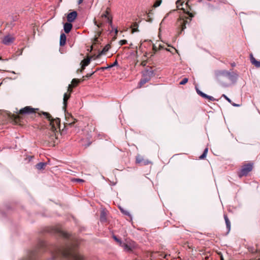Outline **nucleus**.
I'll return each instance as SVG.
<instances>
[{"label":"nucleus","instance_id":"f257e3e1","mask_svg":"<svg viewBox=\"0 0 260 260\" xmlns=\"http://www.w3.org/2000/svg\"><path fill=\"white\" fill-rule=\"evenodd\" d=\"M59 253L66 257H71L72 260H82L83 256L78 252L74 251L71 248L60 249Z\"/></svg>","mask_w":260,"mask_h":260},{"label":"nucleus","instance_id":"f03ea898","mask_svg":"<svg viewBox=\"0 0 260 260\" xmlns=\"http://www.w3.org/2000/svg\"><path fill=\"white\" fill-rule=\"evenodd\" d=\"M104 22L109 23L111 25H112V19L110 14L109 8H107L105 13L101 15L100 20L99 21H96L95 19L94 20V24L99 28L102 26Z\"/></svg>","mask_w":260,"mask_h":260},{"label":"nucleus","instance_id":"7ed1b4c3","mask_svg":"<svg viewBox=\"0 0 260 260\" xmlns=\"http://www.w3.org/2000/svg\"><path fill=\"white\" fill-rule=\"evenodd\" d=\"M184 2H182L181 0L177 1L176 2L177 7L178 9H181L183 10L184 12L187 14L189 16L192 18L193 16V15L189 12V11L187 9V7L189 8V10L191 9L189 8L188 2H186L184 5L183 4Z\"/></svg>","mask_w":260,"mask_h":260},{"label":"nucleus","instance_id":"20e7f679","mask_svg":"<svg viewBox=\"0 0 260 260\" xmlns=\"http://www.w3.org/2000/svg\"><path fill=\"white\" fill-rule=\"evenodd\" d=\"M43 114L50 121V125L53 128H55L59 124L60 119L59 118L53 119L51 115L47 112H43Z\"/></svg>","mask_w":260,"mask_h":260},{"label":"nucleus","instance_id":"39448f33","mask_svg":"<svg viewBox=\"0 0 260 260\" xmlns=\"http://www.w3.org/2000/svg\"><path fill=\"white\" fill-rule=\"evenodd\" d=\"M253 166L252 164H247L244 165L240 172H239V176L241 177L243 176H246L252 170Z\"/></svg>","mask_w":260,"mask_h":260},{"label":"nucleus","instance_id":"423d86ee","mask_svg":"<svg viewBox=\"0 0 260 260\" xmlns=\"http://www.w3.org/2000/svg\"><path fill=\"white\" fill-rule=\"evenodd\" d=\"M187 21L184 18H180L177 21V26L181 28L180 34L186 28V24Z\"/></svg>","mask_w":260,"mask_h":260},{"label":"nucleus","instance_id":"0eeeda50","mask_svg":"<svg viewBox=\"0 0 260 260\" xmlns=\"http://www.w3.org/2000/svg\"><path fill=\"white\" fill-rule=\"evenodd\" d=\"M110 48V45L109 44L106 45L103 49V50L98 55H94L93 56H91V58H93V59L99 58L101 55L105 54L107 52L109 51Z\"/></svg>","mask_w":260,"mask_h":260},{"label":"nucleus","instance_id":"6e6552de","mask_svg":"<svg viewBox=\"0 0 260 260\" xmlns=\"http://www.w3.org/2000/svg\"><path fill=\"white\" fill-rule=\"evenodd\" d=\"M120 246L123 247L124 250L126 251H130L132 250L133 248L135 247V244L134 242L132 243H123L122 245H120Z\"/></svg>","mask_w":260,"mask_h":260},{"label":"nucleus","instance_id":"1a4fd4ad","mask_svg":"<svg viewBox=\"0 0 260 260\" xmlns=\"http://www.w3.org/2000/svg\"><path fill=\"white\" fill-rule=\"evenodd\" d=\"M35 112V109L29 106L25 107L24 108L21 109L19 111V113L21 114H30Z\"/></svg>","mask_w":260,"mask_h":260},{"label":"nucleus","instance_id":"9d476101","mask_svg":"<svg viewBox=\"0 0 260 260\" xmlns=\"http://www.w3.org/2000/svg\"><path fill=\"white\" fill-rule=\"evenodd\" d=\"M77 16V13L76 11H73L69 14H68L67 16V20L69 22H73Z\"/></svg>","mask_w":260,"mask_h":260},{"label":"nucleus","instance_id":"9b49d317","mask_svg":"<svg viewBox=\"0 0 260 260\" xmlns=\"http://www.w3.org/2000/svg\"><path fill=\"white\" fill-rule=\"evenodd\" d=\"M66 118L67 119V124L72 125L75 122V119L69 113L66 114Z\"/></svg>","mask_w":260,"mask_h":260},{"label":"nucleus","instance_id":"f8f14e48","mask_svg":"<svg viewBox=\"0 0 260 260\" xmlns=\"http://www.w3.org/2000/svg\"><path fill=\"white\" fill-rule=\"evenodd\" d=\"M14 38L11 36H7L4 37L3 42L6 45H9L14 41Z\"/></svg>","mask_w":260,"mask_h":260},{"label":"nucleus","instance_id":"ddd939ff","mask_svg":"<svg viewBox=\"0 0 260 260\" xmlns=\"http://www.w3.org/2000/svg\"><path fill=\"white\" fill-rule=\"evenodd\" d=\"M92 58L91 57L90 58H87L86 59H83L81 62V69L80 72H82L83 70H84V68L86 66H88L90 61V59Z\"/></svg>","mask_w":260,"mask_h":260},{"label":"nucleus","instance_id":"4468645a","mask_svg":"<svg viewBox=\"0 0 260 260\" xmlns=\"http://www.w3.org/2000/svg\"><path fill=\"white\" fill-rule=\"evenodd\" d=\"M70 23H66L63 25V29L66 33H69L71 30L73 25Z\"/></svg>","mask_w":260,"mask_h":260},{"label":"nucleus","instance_id":"2eb2a0df","mask_svg":"<svg viewBox=\"0 0 260 260\" xmlns=\"http://www.w3.org/2000/svg\"><path fill=\"white\" fill-rule=\"evenodd\" d=\"M101 31H99L98 32V35L97 36H95V38L93 40V44L91 46V49H92L93 47V46L96 44H98L100 42V41L102 40L99 37L101 35Z\"/></svg>","mask_w":260,"mask_h":260},{"label":"nucleus","instance_id":"dca6fc26","mask_svg":"<svg viewBox=\"0 0 260 260\" xmlns=\"http://www.w3.org/2000/svg\"><path fill=\"white\" fill-rule=\"evenodd\" d=\"M66 36L64 34H61L60 36V45L63 46L66 44Z\"/></svg>","mask_w":260,"mask_h":260},{"label":"nucleus","instance_id":"f3484780","mask_svg":"<svg viewBox=\"0 0 260 260\" xmlns=\"http://www.w3.org/2000/svg\"><path fill=\"white\" fill-rule=\"evenodd\" d=\"M70 94L68 93H65L63 95V105L64 108H66L67 105V101L70 97Z\"/></svg>","mask_w":260,"mask_h":260},{"label":"nucleus","instance_id":"a211bd4d","mask_svg":"<svg viewBox=\"0 0 260 260\" xmlns=\"http://www.w3.org/2000/svg\"><path fill=\"white\" fill-rule=\"evenodd\" d=\"M46 164L45 162H40L36 165V168L38 170H42L44 168V167L46 166Z\"/></svg>","mask_w":260,"mask_h":260},{"label":"nucleus","instance_id":"6ab92c4d","mask_svg":"<svg viewBox=\"0 0 260 260\" xmlns=\"http://www.w3.org/2000/svg\"><path fill=\"white\" fill-rule=\"evenodd\" d=\"M224 220H225V221L226 223V227L229 230L230 229V227H231L230 221L229 219H228V216L226 215H224Z\"/></svg>","mask_w":260,"mask_h":260},{"label":"nucleus","instance_id":"aec40b11","mask_svg":"<svg viewBox=\"0 0 260 260\" xmlns=\"http://www.w3.org/2000/svg\"><path fill=\"white\" fill-rule=\"evenodd\" d=\"M136 161L137 163L140 164L143 163L144 165H146L147 164L145 161H144L143 158L140 156H138L136 158Z\"/></svg>","mask_w":260,"mask_h":260},{"label":"nucleus","instance_id":"412c9836","mask_svg":"<svg viewBox=\"0 0 260 260\" xmlns=\"http://www.w3.org/2000/svg\"><path fill=\"white\" fill-rule=\"evenodd\" d=\"M208 149L207 148H206L204 150L203 153L200 156V159H202L205 158L206 157L207 153L208 152Z\"/></svg>","mask_w":260,"mask_h":260},{"label":"nucleus","instance_id":"4be33fe9","mask_svg":"<svg viewBox=\"0 0 260 260\" xmlns=\"http://www.w3.org/2000/svg\"><path fill=\"white\" fill-rule=\"evenodd\" d=\"M79 83V80L78 79H73L72 81V87H73L76 86Z\"/></svg>","mask_w":260,"mask_h":260},{"label":"nucleus","instance_id":"5701e85b","mask_svg":"<svg viewBox=\"0 0 260 260\" xmlns=\"http://www.w3.org/2000/svg\"><path fill=\"white\" fill-rule=\"evenodd\" d=\"M101 220L102 221H105L106 220V215L105 212L103 211L101 215Z\"/></svg>","mask_w":260,"mask_h":260},{"label":"nucleus","instance_id":"b1692460","mask_svg":"<svg viewBox=\"0 0 260 260\" xmlns=\"http://www.w3.org/2000/svg\"><path fill=\"white\" fill-rule=\"evenodd\" d=\"M197 91L199 94H200L201 96H202L203 98L208 97V95L206 94L205 93L202 92V91H200L199 89L197 90Z\"/></svg>","mask_w":260,"mask_h":260},{"label":"nucleus","instance_id":"393cba45","mask_svg":"<svg viewBox=\"0 0 260 260\" xmlns=\"http://www.w3.org/2000/svg\"><path fill=\"white\" fill-rule=\"evenodd\" d=\"M161 2H162L161 0H157L156 2L154 4V7H157L159 6L161 3Z\"/></svg>","mask_w":260,"mask_h":260},{"label":"nucleus","instance_id":"a878e982","mask_svg":"<svg viewBox=\"0 0 260 260\" xmlns=\"http://www.w3.org/2000/svg\"><path fill=\"white\" fill-rule=\"evenodd\" d=\"M188 81V79L187 78H184L183 79V80L180 82V84L181 85H184L185 84H186Z\"/></svg>","mask_w":260,"mask_h":260},{"label":"nucleus","instance_id":"bb28decb","mask_svg":"<svg viewBox=\"0 0 260 260\" xmlns=\"http://www.w3.org/2000/svg\"><path fill=\"white\" fill-rule=\"evenodd\" d=\"M113 238L118 243H119L120 245H122V242L119 239H118L115 236H113Z\"/></svg>","mask_w":260,"mask_h":260},{"label":"nucleus","instance_id":"cd10ccee","mask_svg":"<svg viewBox=\"0 0 260 260\" xmlns=\"http://www.w3.org/2000/svg\"><path fill=\"white\" fill-rule=\"evenodd\" d=\"M72 84H70L69 85V87H68V93H70L71 94V92H72Z\"/></svg>","mask_w":260,"mask_h":260},{"label":"nucleus","instance_id":"c85d7f7f","mask_svg":"<svg viewBox=\"0 0 260 260\" xmlns=\"http://www.w3.org/2000/svg\"><path fill=\"white\" fill-rule=\"evenodd\" d=\"M256 60L255 59V58L253 56V55L252 54H251L250 55V61H251V62L252 63V64H253Z\"/></svg>","mask_w":260,"mask_h":260},{"label":"nucleus","instance_id":"c756f323","mask_svg":"<svg viewBox=\"0 0 260 260\" xmlns=\"http://www.w3.org/2000/svg\"><path fill=\"white\" fill-rule=\"evenodd\" d=\"M127 43V41L125 40H122L119 41V44L120 45H123L126 44Z\"/></svg>","mask_w":260,"mask_h":260},{"label":"nucleus","instance_id":"7c9ffc66","mask_svg":"<svg viewBox=\"0 0 260 260\" xmlns=\"http://www.w3.org/2000/svg\"><path fill=\"white\" fill-rule=\"evenodd\" d=\"M253 64H254L256 67H260V61L256 60Z\"/></svg>","mask_w":260,"mask_h":260},{"label":"nucleus","instance_id":"2f4dec72","mask_svg":"<svg viewBox=\"0 0 260 260\" xmlns=\"http://www.w3.org/2000/svg\"><path fill=\"white\" fill-rule=\"evenodd\" d=\"M147 81H148V80H144V79L141 80V81L140 82V84L141 86L144 84L146 82H147Z\"/></svg>","mask_w":260,"mask_h":260},{"label":"nucleus","instance_id":"473e14b6","mask_svg":"<svg viewBox=\"0 0 260 260\" xmlns=\"http://www.w3.org/2000/svg\"><path fill=\"white\" fill-rule=\"evenodd\" d=\"M222 96L229 103H231V100L225 94H222Z\"/></svg>","mask_w":260,"mask_h":260},{"label":"nucleus","instance_id":"72a5a7b5","mask_svg":"<svg viewBox=\"0 0 260 260\" xmlns=\"http://www.w3.org/2000/svg\"><path fill=\"white\" fill-rule=\"evenodd\" d=\"M205 98L208 99L210 101H214V99L213 96L208 95V97H205Z\"/></svg>","mask_w":260,"mask_h":260},{"label":"nucleus","instance_id":"f704fd0d","mask_svg":"<svg viewBox=\"0 0 260 260\" xmlns=\"http://www.w3.org/2000/svg\"><path fill=\"white\" fill-rule=\"evenodd\" d=\"M153 50L155 52L157 50V47L155 45H153Z\"/></svg>","mask_w":260,"mask_h":260},{"label":"nucleus","instance_id":"c9c22d12","mask_svg":"<svg viewBox=\"0 0 260 260\" xmlns=\"http://www.w3.org/2000/svg\"><path fill=\"white\" fill-rule=\"evenodd\" d=\"M146 61H143V62H142L141 64L143 66H145L146 65Z\"/></svg>","mask_w":260,"mask_h":260},{"label":"nucleus","instance_id":"e433bc0d","mask_svg":"<svg viewBox=\"0 0 260 260\" xmlns=\"http://www.w3.org/2000/svg\"><path fill=\"white\" fill-rule=\"evenodd\" d=\"M76 181H78V182H83V180L80 179H76Z\"/></svg>","mask_w":260,"mask_h":260},{"label":"nucleus","instance_id":"4c0bfd02","mask_svg":"<svg viewBox=\"0 0 260 260\" xmlns=\"http://www.w3.org/2000/svg\"><path fill=\"white\" fill-rule=\"evenodd\" d=\"M233 105L235 107H239L240 105L236 104H233Z\"/></svg>","mask_w":260,"mask_h":260},{"label":"nucleus","instance_id":"58836bf2","mask_svg":"<svg viewBox=\"0 0 260 260\" xmlns=\"http://www.w3.org/2000/svg\"><path fill=\"white\" fill-rule=\"evenodd\" d=\"M83 2V0H78V4H80L82 3Z\"/></svg>","mask_w":260,"mask_h":260},{"label":"nucleus","instance_id":"ea45409f","mask_svg":"<svg viewBox=\"0 0 260 260\" xmlns=\"http://www.w3.org/2000/svg\"><path fill=\"white\" fill-rule=\"evenodd\" d=\"M93 74V73L90 74H87V77H90V76H91L92 74Z\"/></svg>","mask_w":260,"mask_h":260},{"label":"nucleus","instance_id":"a19ab883","mask_svg":"<svg viewBox=\"0 0 260 260\" xmlns=\"http://www.w3.org/2000/svg\"><path fill=\"white\" fill-rule=\"evenodd\" d=\"M224 73H225V72H224V71H223V72L221 73V74H224ZM226 73H227L228 74H229L228 73H227V72H226Z\"/></svg>","mask_w":260,"mask_h":260},{"label":"nucleus","instance_id":"79ce46f5","mask_svg":"<svg viewBox=\"0 0 260 260\" xmlns=\"http://www.w3.org/2000/svg\"><path fill=\"white\" fill-rule=\"evenodd\" d=\"M137 31V30H136V29H135V28H134V29H133V31Z\"/></svg>","mask_w":260,"mask_h":260},{"label":"nucleus","instance_id":"37998d69","mask_svg":"<svg viewBox=\"0 0 260 260\" xmlns=\"http://www.w3.org/2000/svg\"><path fill=\"white\" fill-rule=\"evenodd\" d=\"M137 26V24H134V26Z\"/></svg>","mask_w":260,"mask_h":260},{"label":"nucleus","instance_id":"c03bdc74","mask_svg":"<svg viewBox=\"0 0 260 260\" xmlns=\"http://www.w3.org/2000/svg\"><path fill=\"white\" fill-rule=\"evenodd\" d=\"M221 260H223V258L222 257H221Z\"/></svg>","mask_w":260,"mask_h":260}]
</instances>
